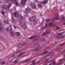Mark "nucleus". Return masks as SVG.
Returning a JSON list of instances; mask_svg holds the SVG:
<instances>
[{"label": "nucleus", "mask_w": 65, "mask_h": 65, "mask_svg": "<svg viewBox=\"0 0 65 65\" xmlns=\"http://www.w3.org/2000/svg\"><path fill=\"white\" fill-rule=\"evenodd\" d=\"M11 6V4H10L9 5L7 6L6 5H4L3 7V8L4 9H9V8H10V6Z\"/></svg>", "instance_id": "1"}, {"label": "nucleus", "mask_w": 65, "mask_h": 65, "mask_svg": "<svg viewBox=\"0 0 65 65\" xmlns=\"http://www.w3.org/2000/svg\"><path fill=\"white\" fill-rule=\"evenodd\" d=\"M21 4L22 6H24L26 4V3L27 1V0H21Z\"/></svg>", "instance_id": "2"}, {"label": "nucleus", "mask_w": 65, "mask_h": 65, "mask_svg": "<svg viewBox=\"0 0 65 65\" xmlns=\"http://www.w3.org/2000/svg\"><path fill=\"white\" fill-rule=\"evenodd\" d=\"M6 30L7 31H10L12 30V27L11 26H9L7 27L6 29Z\"/></svg>", "instance_id": "3"}, {"label": "nucleus", "mask_w": 65, "mask_h": 65, "mask_svg": "<svg viewBox=\"0 0 65 65\" xmlns=\"http://www.w3.org/2000/svg\"><path fill=\"white\" fill-rule=\"evenodd\" d=\"M48 2V0H46L43 2H41V1L39 2L40 3H41V4H46L47 3V2Z\"/></svg>", "instance_id": "4"}, {"label": "nucleus", "mask_w": 65, "mask_h": 65, "mask_svg": "<svg viewBox=\"0 0 65 65\" xmlns=\"http://www.w3.org/2000/svg\"><path fill=\"white\" fill-rule=\"evenodd\" d=\"M14 17L15 18H17V17H19V15L18 14V12L17 11L14 13Z\"/></svg>", "instance_id": "5"}, {"label": "nucleus", "mask_w": 65, "mask_h": 65, "mask_svg": "<svg viewBox=\"0 0 65 65\" xmlns=\"http://www.w3.org/2000/svg\"><path fill=\"white\" fill-rule=\"evenodd\" d=\"M42 48V47H39V46L35 48V50L36 51H38V50H39V49H40V48Z\"/></svg>", "instance_id": "6"}, {"label": "nucleus", "mask_w": 65, "mask_h": 65, "mask_svg": "<svg viewBox=\"0 0 65 65\" xmlns=\"http://www.w3.org/2000/svg\"><path fill=\"white\" fill-rule=\"evenodd\" d=\"M10 34L12 36H14L15 35V33L14 31H12L10 32Z\"/></svg>", "instance_id": "7"}, {"label": "nucleus", "mask_w": 65, "mask_h": 65, "mask_svg": "<svg viewBox=\"0 0 65 65\" xmlns=\"http://www.w3.org/2000/svg\"><path fill=\"white\" fill-rule=\"evenodd\" d=\"M50 30H48L46 32H45L44 35H46L47 34H49V33H50Z\"/></svg>", "instance_id": "8"}, {"label": "nucleus", "mask_w": 65, "mask_h": 65, "mask_svg": "<svg viewBox=\"0 0 65 65\" xmlns=\"http://www.w3.org/2000/svg\"><path fill=\"white\" fill-rule=\"evenodd\" d=\"M31 7L33 9H35L36 7V5H34V6H32V5H31Z\"/></svg>", "instance_id": "9"}, {"label": "nucleus", "mask_w": 65, "mask_h": 65, "mask_svg": "<svg viewBox=\"0 0 65 65\" xmlns=\"http://www.w3.org/2000/svg\"><path fill=\"white\" fill-rule=\"evenodd\" d=\"M23 19V16L22 15H20V16L19 18V19L20 20H22V19Z\"/></svg>", "instance_id": "10"}, {"label": "nucleus", "mask_w": 65, "mask_h": 65, "mask_svg": "<svg viewBox=\"0 0 65 65\" xmlns=\"http://www.w3.org/2000/svg\"><path fill=\"white\" fill-rule=\"evenodd\" d=\"M15 34H17L18 36H21V34L20 33V32H17L15 33Z\"/></svg>", "instance_id": "11"}, {"label": "nucleus", "mask_w": 65, "mask_h": 65, "mask_svg": "<svg viewBox=\"0 0 65 65\" xmlns=\"http://www.w3.org/2000/svg\"><path fill=\"white\" fill-rule=\"evenodd\" d=\"M35 5V3H30V6L31 7H32V6H33L34 5ZM32 5V6H31Z\"/></svg>", "instance_id": "12"}, {"label": "nucleus", "mask_w": 65, "mask_h": 65, "mask_svg": "<svg viewBox=\"0 0 65 65\" xmlns=\"http://www.w3.org/2000/svg\"><path fill=\"white\" fill-rule=\"evenodd\" d=\"M15 4L17 6H19L20 5V4L19 3H18V2L16 3Z\"/></svg>", "instance_id": "13"}, {"label": "nucleus", "mask_w": 65, "mask_h": 65, "mask_svg": "<svg viewBox=\"0 0 65 65\" xmlns=\"http://www.w3.org/2000/svg\"><path fill=\"white\" fill-rule=\"evenodd\" d=\"M38 5L39 7H42V5L40 4H38Z\"/></svg>", "instance_id": "14"}, {"label": "nucleus", "mask_w": 65, "mask_h": 65, "mask_svg": "<svg viewBox=\"0 0 65 65\" xmlns=\"http://www.w3.org/2000/svg\"><path fill=\"white\" fill-rule=\"evenodd\" d=\"M32 19H35L33 20V21L35 20V19H36V17L35 16L32 17Z\"/></svg>", "instance_id": "15"}, {"label": "nucleus", "mask_w": 65, "mask_h": 65, "mask_svg": "<svg viewBox=\"0 0 65 65\" xmlns=\"http://www.w3.org/2000/svg\"><path fill=\"white\" fill-rule=\"evenodd\" d=\"M29 61H30V59H27L24 61V62L26 63V62H29Z\"/></svg>", "instance_id": "16"}, {"label": "nucleus", "mask_w": 65, "mask_h": 65, "mask_svg": "<svg viewBox=\"0 0 65 65\" xmlns=\"http://www.w3.org/2000/svg\"><path fill=\"white\" fill-rule=\"evenodd\" d=\"M4 22L5 24H8V20H5L4 21Z\"/></svg>", "instance_id": "17"}, {"label": "nucleus", "mask_w": 65, "mask_h": 65, "mask_svg": "<svg viewBox=\"0 0 65 65\" xmlns=\"http://www.w3.org/2000/svg\"><path fill=\"white\" fill-rule=\"evenodd\" d=\"M25 53H20L19 55V56H22V55H23V54H24Z\"/></svg>", "instance_id": "18"}, {"label": "nucleus", "mask_w": 65, "mask_h": 65, "mask_svg": "<svg viewBox=\"0 0 65 65\" xmlns=\"http://www.w3.org/2000/svg\"><path fill=\"white\" fill-rule=\"evenodd\" d=\"M35 36H31L30 37V38H29L28 39H32L33 38H35Z\"/></svg>", "instance_id": "19"}, {"label": "nucleus", "mask_w": 65, "mask_h": 65, "mask_svg": "<svg viewBox=\"0 0 65 65\" xmlns=\"http://www.w3.org/2000/svg\"><path fill=\"white\" fill-rule=\"evenodd\" d=\"M55 54L54 53H52L51 54H49V56H52V55H54Z\"/></svg>", "instance_id": "20"}, {"label": "nucleus", "mask_w": 65, "mask_h": 65, "mask_svg": "<svg viewBox=\"0 0 65 65\" xmlns=\"http://www.w3.org/2000/svg\"><path fill=\"white\" fill-rule=\"evenodd\" d=\"M53 24L52 23H50L49 24V25L50 26H53Z\"/></svg>", "instance_id": "21"}, {"label": "nucleus", "mask_w": 65, "mask_h": 65, "mask_svg": "<svg viewBox=\"0 0 65 65\" xmlns=\"http://www.w3.org/2000/svg\"><path fill=\"white\" fill-rule=\"evenodd\" d=\"M46 54H47V52H45L44 53L42 54V55H46Z\"/></svg>", "instance_id": "22"}, {"label": "nucleus", "mask_w": 65, "mask_h": 65, "mask_svg": "<svg viewBox=\"0 0 65 65\" xmlns=\"http://www.w3.org/2000/svg\"><path fill=\"white\" fill-rule=\"evenodd\" d=\"M50 19H48L47 20H46V22H49L50 21Z\"/></svg>", "instance_id": "23"}, {"label": "nucleus", "mask_w": 65, "mask_h": 65, "mask_svg": "<svg viewBox=\"0 0 65 65\" xmlns=\"http://www.w3.org/2000/svg\"><path fill=\"white\" fill-rule=\"evenodd\" d=\"M18 62V60H15L14 61V63H17Z\"/></svg>", "instance_id": "24"}, {"label": "nucleus", "mask_w": 65, "mask_h": 65, "mask_svg": "<svg viewBox=\"0 0 65 65\" xmlns=\"http://www.w3.org/2000/svg\"><path fill=\"white\" fill-rule=\"evenodd\" d=\"M17 46H18V47H21V44H20L18 45Z\"/></svg>", "instance_id": "25"}, {"label": "nucleus", "mask_w": 65, "mask_h": 65, "mask_svg": "<svg viewBox=\"0 0 65 65\" xmlns=\"http://www.w3.org/2000/svg\"><path fill=\"white\" fill-rule=\"evenodd\" d=\"M47 27V23H46L45 24V28H46Z\"/></svg>", "instance_id": "26"}, {"label": "nucleus", "mask_w": 65, "mask_h": 65, "mask_svg": "<svg viewBox=\"0 0 65 65\" xmlns=\"http://www.w3.org/2000/svg\"><path fill=\"white\" fill-rule=\"evenodd\" d=\"M11 1L13 2H16V0H11Z\"/></svg>", "instance_id": "27"}, {"label": "nucleus", "mask_w": 65, "mask_h": 65, "mask_svg": "<svg viewBox=\"0 0 65 65\" xmlns=\"http://www.w3.org/2000/svg\"><path fill=\"white\" fill-rule=\"evenodd\" d=\"M64 43H64L62 44H60V46H63V45H64Z\"/></svg>", "instance_id": "28"}, {"label": "nucleus", "mask_w": 65, "mask_h": 65, "mask_svg": "<svg viewBox=\"0 0 65 65\" xmlns=\"http://www.w3.org/2000/svg\"><path fill=\"white\" fill-rule=\"evenodd\" d=\"M45 61H46V60H45V59H44L42 60V62H45Z\"/></svg>", "instance_id": "29"}, {"label": "nucleus", "mask_w": 65, "mask_h": 65, "mask_svg": "<svg viewBox=\"0 0 65 65\" xmlns=\"http://www.w3.org/2000/svg\"><path fill=\"white\" fill-rule=\"evenodd\" d=\"M56 28H57V30H59V29H60V28L58 27V26H56Z\"/></svg>", "instance_id": "30"}, {"label": "nucleus", "mask_w": 65, "mask_h": 65, "mask_svg": "<svg viewBox=\"0 0 65 65\" xmlns=\"http://www.w3.org/2000/svg\"><path fill=\"white\" fill-rule=\"evenodd\" d=\"M2 13L3 14V15H5V14H4V11H2Z\"/></svg>", "instance_id": "31"}, {"label": "nucleus", "mask_w": 65, "mask_h": 65, "mask_svg": "<svg viewBox=\"0 0 65 65\" xmlns=\"http://www.w3.org/2000/svg\"><path fill=\"white\" fill-rule=\"evenodd\" d=\"M2 30H3V28H2V27H0V31H1V30L2 31Z\"/></svg>", "instance_id": "32"}, {"label": "nucleus", "mask_w": 65, "mask_h": 65, "mask_svg": "<svg viewBox=\"0 0 65 65\" xmlns=\"http://www.w3.org/2000/svg\"><path fill=\"white\" fill-rule=\"evenodd\" d=\"M4 63H5V61H3L2 63V65H3V64H4Z\"/></svg>", "instance_id": "33"}, {"label": "nucleus", "mask_w": 65, "mask_h": 65, "mask_svg": "<svg viewBox=\"0 0 65 65\" xmlns=\"http://www.w3.org/2000/svg\"><path fill=\"white\" fill-rule=\"evenodd\" d=\"M56 63V61H54L53 62V64H55Z\"/></svg>", "instance_id": "34"}, {"label": "nucleus", "mask_w": 65, "mask_h": 65, "mask_svg": "<svg viewBox=\"0 0 65 65\" xmlns=\"http://www.w3.org/2000/svg\"><path fill=\"white\" fill-rule=\"evenodd\" d=\"M30 10V9H28V8H26V9H25V11H27V10Z\"/></svg>", "instance_id": "35"}, {"label": "nucleus", "mask_w": 65, "mask_h": 65, "mask_svg": "<svg viewBox=\"0 0 65 65\" xmlns=\"http://www.w3.org/2000/svg\"><path fill=\"white\" fill-rule=\"evenodd\" d=\"M36 61V60H34L32 62V63H34L35 62V61Z\"/></svg>", "instance_id": "36"}, {"label": "nucleus", "mask_w": 65, "mask_h": 65, "mask_svg": "<svg viewBox=\"0 0 65 65\" xmlns=\"http://www.w3.org/2000/svg\"><path fill=\"white\" fill-rule=\"evenodd\" d=\"M13 26L14 27V28H15V29L18 28V27H15L14 25H13Z\"/></svg>", "instance_id": "37"}, {"label": "nucleus", "mask_w": 65, "mask_h": 65, "mask_svg": "<svg viewBox=\"0 0 65 65\" xmlns=\"http://www.w3.org/2000/svg\"><path fill=\"white\" fill-rule=\"evenodd\" d=\"M63 34V33L62 32L61 33H60L58 34V35H60V34Z\"/></svg>", "instance_id": "38"}, {"label": "nucleus", "mask_w": 65, "mask_h": 65, "mask_svg": "<svg viewBox=\"0 0 65 65\" xmlns=\"http://www.w3.org/2000/svg\"><path fill=\"white\" fill-rule=\"evenodd\" d=\"M56 25L55 24H53V26H55Z\"/></svg>", "instance_id": "39"}, {"label": "nucleus", "mask_w": 65, "mask_h": 65, "mask_svg": "<svg viewBox=\"0 0 65 65\" xmlns=\"http://www.w3.org/2000/svg\"><path fill=\"white\" fill-rule=\"evenodd\" d=\"M63 59H60L59 60V61H63Z\"/></svg>", "instance_id": "40"}, {"label": "nucleus", "mask_w": 65, "mask_h": 65, "mask_svg": "<svg viewBox=\"0 0 65 65\" xmlns=\"http://www.w3.org/2000/svg\"><path fill=\"white\" fill-rule=\"evenodd\" d=\"M61 19H62V20H64V19L65 18H64L63 17L62 18H61Z\"/></svg>", "instance_id": "41"}, {"label": "nucleus", "mask_w": 65, "mask_h": 65, "mask_svg": "<svg viewBox=\"0 0 65 65\" xmlns=\"http://www.w3.org/2000/svg\"><path fill=\"white\" fill-rule=\"evenodd\" d=\"M1 25H2V23H1V22H0V26H1Z\"/></svg>", "instance_id": "42"}, {"label": "nucleus", "mask_w": 65, "mask_h": 65, "mask_svg": "<svg viewBox=\"0 0 65 65\" xmlns=\"http://www.w3.org/2000/svg\"><path fill=\"white\" fill-rule=\"evenodd\" d=\"M26 25V24H25V23H24V24H23V26L24 27V26H25Z\"/></svg>", "instance_id": "43"}, {"label": "nucleus", "mask_w": 65, "mask_h": 65, "mask_svg": "<svg viewBox=\"0 0 65 65\" xmlns=\"http://www.w3.org/2000/svg\"><path fill=\"white\" fill-rule=\"evenodd\" d=\"M44 28V26H43L41 27L42 29H43Z\"/></svg>", "instance_id": "44"}, {"label": "nucleus", "mask_w": 65, "mask_h": 65, "mask_svg": "<svg viewBox=\"0 0 65 65\" xmlns=\"http://www.w3.org/2000/svg\"><path fill=\"white\" fill-rule=\"evenodd\" d=\"M32 64H33V65H35V64H36V63H32Z\"/></svg>", "instance_id": "45"}, {"label": "nucleus", "mask_w": 65, "mask_h": 65, "mask_svg": "<svg viewBox=\"0 0 65 65\" xmlns=\"http://www.w3.org/2000/svg\"><path fill=\"white\" fill-rule=\"evenodd\" d=\"M45 65H47V63H45Z\"/></svg>", "instance_id": "46"}, {"label": "nucleus", "mask_w": 65, "mask_h": 65, "mask_svg": "<svg viewBox=\"0 0 65 65\" xmlns=\"http://www.w3.org/2000/svg\"><path fill=\"white\" fill-rule=\"evenodd\" d=\"M40 61H38L37 63H40Z\"/></svg>", "instance_id": "47"}, {"label": "nucleus", "mask_w": 65, "mask_h": 65, "mask_svg": "<svg viewBox=\"0 0 65 65\" xmlns=\"http://www.w3.org/2000/svg\"><path fill=\"white\" fill-rule=\"evenodd\" d=\"M35 1H37V2L38 1H37V0H35Z\"/></svg>", "instance_id": "48"}, {"label": "nucleus", "mask_w": 65, "mask_h": 65, "mask_svg": "<svg viewBox=\"0 0 65 65\" xmlns=\"http://www.w3.org/2000/svg\"><path fill=\"white\" fill-rule=\"evenodd\" d=\"M63 25H65V23H64L63 24Z\"/></svg>", "instance_id": "49"}, {"label": "nucleus", "mask_w": 65, "mask_h": 65, "mask_svg": "<svg viewBox=\"0 0 65 65\" xmlns=\"http://www.w3.org/2000/svg\"><path fill=\"white\" fill-rule=\"evenodd\" d=\"M60 10H61V11H62V9H60Z\"/></svg>", "instance_id": "50"}, {"label": "nucleus", "mask_w": 65, "mask_h": 65, "mask_svg": "<svg viewBox=\"0 0 65 65\" xmlns=\"http://www.w3.org/2000/svg\"><path fill=\"white\" fill-rule=\"evenodd\" d=\"M59 19L58 18H57V19L59 20Z\"/></svg>", "instance_id": "51"}, {"label": "nucleus", "mask_w": 65, "mask_h": 65, "mask_svg": "<svg viewBox=\"0 0 65 65\" xmlns=\"http://www.w3.org/2000/svg\"><path fill=\"white\" fill-rule=\"evenodd\" d=\"M19 53V52H17L16 53H15L16 54H17V53Z\"/></svg>", "instance_id": "52"}, {"label": "nucleus", "mask_w": 65, "mask_h": 65, "mask_svg": "<svg viewBox=\"0 0 65 65\" xmlns=\"http://www.w3.org/2000/svg\"><path fill=\"white\" fill-rule=\"evenodd\" d=\"M64 36H62V38H64Z\"/></svg>", "instance_id": "53"}, {"label": "nucleus", "mask_w": 65, "mask_h": 65, "mask_svg": "<svg viewBox=\"0 0 65 65\" xmlns=\"http://www.w3.org/2000/svg\"><path fill=\"white\" fill-rule=\"evenodd\" d=\"M58 48H57V50H58Z\"/></svg>", "instance_id": "54"}, {"label": "nucleus", "mask_w": 65, "mask_h": 65, "mask_svg": "<svg viewBox=\"0 0 65 65\" xmlns=\"http://www.w3.org/2000/svg\"><path fill=\"white\" fill-rule=\"evenodd\" d=\"M37 45V46H38V45Z\"/></svg>", "instance_id": "55"}, {"label": "nucleus", "mask_w": 65, "mask_h": 65, "mask_svg": "<svg viewBox=\"0 0 65 65\" xmlns=\"http://www.w3.org/2000/svg\"><path fill=\"white\" fill-rule=\"evenodd\" d=\"M20 23H21V24H22V23H21V22H20Z\"/></svg>", "instance_id": "56"}, {"label": "nucleus", "mask_w": 65, "mask_h": 65, "mask_svg": "<svg viewBox=\"0 0 65 65\" xmlns=\"http://www.w3.org/2000/svg\"><path fill=\"white\" fill-rule=\"evenodd\" d=\"M29 19L30 20L31 19V18H29Z\"/></svg>", "instance_id": "57"}, {"label": "nucleus", "mask_w": 65, "mask_h": 65, "mask_svg": "<svg viewBox=\"0 0 65 65\" xmlns=\"http://www.w3.org/2000/svg\"><path fill=\"white\" fill-rule=\"evenodd\" d=\"M52 61V60H51L50 61Z\"/></svg>", "instance_id": "58"}, {"label": "nucleus", "mask_w": 65, "mask_h": 65, "mask_svg": "<svg viewBox=\"0 0 65 65\" xmlns=\"http://www.w3.org/2000/svg\"><path fill=\"white\" fill-rule=\"evenodd\" d=\"M14 56V55H13V57Z\"/></svg>", "instance_id": "59"}, {"label": "nucleus", "mask_w": 65, "mask_h": 65, "mask_svg": "<svg viewBox=\"0 0 65 65\" xmlns=\"http://www.w3.org/2000/svg\"><path fill=\"white\" fill-rule=\"evenodd\" d=\"M56 18H57V17H56Z\"/></svg>", "instance_id": "60"}, {"label": "nucleus", "mask_w": 65, "mask_h": 65, "mask_svg": "<svg viewBox=\"0 0 65 65\" xmlns=\"http://www.w3.org/2000/svg\"><path fill=\"white\" fill-rule=\"evenodd\" d=\"M1 2L0 1V3Z\"/></svg>", "instance_id": "61"}, {"label": "nucleus", "mask_w": 65, "mask_h": 65, "mask_svg": "<svg viewBox=\"0 0 65 65\" xmlns=\"http://www.w3.org/2000/svg\"><path fill=\"white\" fill-rule=\"evenodd\" d=\"M64 61H65V60H64Z\"/></svg>", "instance_id": "62"}]
</instances>
